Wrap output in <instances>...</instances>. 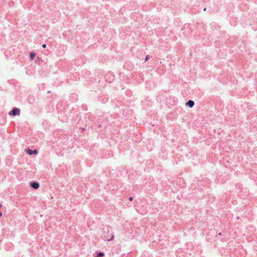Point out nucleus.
<instances>
[{"mask_svg":"<svg viewBox=\"0 0 257 257\" xmlns=\"http://www.w3.org/2000/svg\"><path fill=\"white\" fill-rule=\"evenodd\" d=\"M113 237H114V236H113V235H112L110 238H108V239L106 238L105 239L107 241H111L113 239Z\"/></svg>","mask_w":257,"mask_h":257,"instance_id":"nucleus-9","label":"nucleus"},{"mask_svg":"<svg viewBox=\"0 0 257 257\" xmlns=\"http://www.w3.org/2000/svg\"><path fill=\"white\" fill-rule=\"evenodd\" d=\"M20 109L17 108V107H14L13 109L10 111L9 113V114L11 116H16L19 115L20 114Z\"/></svg>","mask_w":257,"mask_h":257,"instance_id":"nucleus-1","label":"nucleus"},{"mask_svg":"<svg viewBox=\"0 0 257 257\" xmlns=\"http://www.w3.org/2000/svg\"><path fill=\"white\" fill-rule=\"evenodd\" d=\"M104 255V253L103 252H99L96 257H102Z\"/></svg>","mask_w":257,"mask_h":257,"instance_id":"nucleus-8","label":"nucleus"},{"mask_svg":"<svg viewBox=\"0 0 257 257\" xmlns=\"http://www.w3.org/2000/svg\"><path fill=\"white\" fill-rule=\"evenodd\" d=\"M42 47H43V48H46V44H43V45H42Z\"/></svg>","mask_w":257,"mask_h":257,"instance_id":"nucleus-11","label":"nucleus"},{"mask_svg":"<svg viewBox=\"0 0 257 257\" xmlns=\"http://www.w3.org/2000/svg\"><path fill=\"white\" fill-rule=\"evenodd\" d=\"M218 234H219V235H222V234H221V232L219 233H218Z\"/></svg>","mask_w":257,"mask_h":257,"instance_id":"nucleus-14","label":"nucleus"},{"mask_svg":"<svg viewBox=\"0 0 257 257\" xmlns=\"http://www.w3.org/2000/svg\"><path fill=\"white\" fill-rule=\"evenodd\" d=\"M2 215H3V213L1 212H0V217L2 216Z\"/></svg>","mask_w":257,"mask_h":257,"instance_id":"nucleus-13","label":"nucleus"},{"mask_svg":"<svg viewBox=\"0 0 257 257\" xmlns=\"http://www.w3.org/2000/svg\"><path fill=\"white\" fill-rule=\"evenodd\" d=\"M148 59H149V56H147L146 57L145 60L146 61Z\"/></svg>","mask_w":257,"mask_h":257,"instance_id":"nucleus-12","label":"nucleus"},{"mask_svg":"<svg viewBox=\"0 0 257 257\" xmlns=\"http://www.w3.org/2000/svg\"><path fill=\"white\" fill-rule=\"evenodd\" d=\"M36 57V53L34 52H32L30 53V58L31 59H34V58Z\"/></svg>","mask_w":257,"mask_h":257,"instance_id":"nucleus-6","label":"nucleus"},{"mask_svg":"<svg viewBox=\"0 0 257 257\" xmlns=\"http://www.w3.org/2000/svg\"><path fill=\"white\" fill-rule=\"evenodd\" d=\"M186 105L189 107L190 108H192L194 105V102L192 100H189L187 102H186Z\"/></svg>","mask_w":257,"mask_h":257,"instance_id":"nucleus-5","label":"nucleus"},{"mask_svg":"<svg viewBox=\"0 0 257 257\" xmlns=\"http://www.w3.org/2000/svg\"><path fill=\"white\" fill-rule=\"evenodd\" d=\"M34 101V98L33 97H29L28 98V101L29 103L32 104L33 103V101Z\"/></svg>","mask_w":257,"mask_h":257,"instance_id":"nucleus-7","label":"nucleus"},{"mask_svg":"<svg viewBox=\"0 0 257 257\" xmlns=\"http://www.w3.org/2000/svg\"><path fill=\"white\" fill-rule=\"evenodd\" d=\"M26 73L29 75H32L35 72L34 67L32 65H29L26 68Z\"/></svg>","mask_w":257,"mask_h":257,"instance_id":"nucleus-2","label":"nucleus"},{"mask_svg":"<svg viewBox=\"0 0 257 257\" xmlns=\"http://www.w3.org/2000/svg\"><path fill=\"white\" fill-rule=\"evenodd\" d=\"M30 186L34 189H37L39 188L40 185L38 182L36 181H33L30 182Z\"/></svg>","mask_w":257,"mask_h":257,"instance_id":"nucleus-4","label":"nucleus"},{"mask_svg":"<svg viewBox=\"0 0 257 257\" xmlns=\"http://www.w3.org/2000/svg\"><path fill=\"white\" fill-rule=\"evenodd\" d=\"M128 200H129L130 201H132V200H133V197H130L128 198Z\"/></svg>","mask_w":257,"mask_h":257,"instance_id":"nucleus-10","label":"nucleus"},{"mask_svg":"<svg viewBox=\"0 0 257 257\" xmlns=\"http://www.w3.org/2000/svg\"><path fill=\"white\" fill-rule=\"evenodd\" d=\"M25 151L26 153L29 155H37L38 154V151L37 150H31L30 149H27Z\"/></svg>","mask_w":257,"mask_h":257,"instance_id":"nucleus-3","label":"nucleus"}]
</instances>
